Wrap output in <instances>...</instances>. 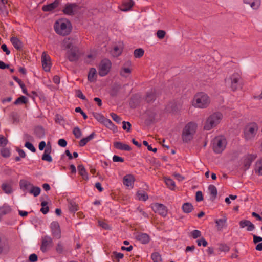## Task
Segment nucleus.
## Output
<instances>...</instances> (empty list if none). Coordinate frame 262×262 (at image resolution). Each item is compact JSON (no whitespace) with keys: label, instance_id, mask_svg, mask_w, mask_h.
<instances>
[{"label":"nucleus","instance_id":"obj_51","mask_svg":"<svg viewBox=\"0 0 262 262\" xmlns=\"http://www.w3.org/2000/svg\"><path fill=\"white\" fill-rule=\"evenodd\" d=\"M219 250L220 251L227 252L229 250V247L225 244H221L219 247Z\"/></svg>","mask_w":262,"mask_h":262},{"label":"nucleus","instance_id":"obj_60","mask_svg":"<svg viewBox=\"0 0 262 262\" xmlns=\"http://www.w3.org/2000/svg\"><path fill=\"white\" fill-rule=\"evenodd\" d=\"M113 160L114 162H124V159L122 157H120L119 156L114 155L113 157Z\"/></svg>","mask_w":262,"mask_h":262},{"label":"nucleus","instance_id":"obj_40","mask_svg":"<svg viewBox=\"0 0 262 262\" xmlns=\"http://www.w3.org/2000/svg\"><path fill=\"white\" fill-rule=\"evenodd\" d=\"M131 72V70L129 68L123 67L120 71V75L123 77H127Z\"/></svg>","mask_w":262,"mask_h":262},{"label":"nucleus","instance_id":"obj_38","mask_svg":"<svg viewBox=\"0 0 262 262\" xmlns=\"http://www.w3.org/2000/svg\"><path fill=\"white\" fill-rule=\"evenodd\" d=\"M226 222V219L224 218L219 219L215 222L217 226L220 230L223 229L225 226Z\"/></svg>","mask_w":262,"mask_h":262},{"label":"nucleus","instance_id":"obj_53","mask_svg":"<svg viewBox=\"0 0 262 262\" xmlns=\"http://www.w3.org/2000/svg\"><path fill=\"white\" fill-rule=\"evenodd\" d=\"M197 244L199 246H200L201 245H203L204 247L207 246L208 243L207 242L204 238H202L200 239L197 240Z\"/></svg>","mask_w":262,"mask_h":262},{"label":"nucleus","instance_id":"obj_44","mask_svg":"<svg viewBox=\"0 0 262 262\" xmlns=\"http://www.w3.org/2000/svg\"><path fill=\"white\" fill-rule=\"evenodd\" d=\"M144 51L142 49L139 48L134 51V54L136 58H140L144 54Z\"/></svg>","mask_w":262,"mask_h":262},{"label":"nucleus","instance_id":"obj_24","mask_svg":"<svg viewBox=\"0 0 262 262\" xmlns=\"http://www.w3.org/2000/svg\"><path fill=\"white\" fill-rule=\"evenodd\" d=\"M137 239L142 244H146L149 241V237L146 233H140L137 236Z\"/></svg>","mask_w":262,"mask_h":262},{"label":"nucleus","instance_id":"obj_30","mask_svg":"<svg viewBox=\"0 0 262 262\" xmlns=\"http://www.w3.org/2000/svg\"><path fill=\"white\" fill-rule=\"evenodd\" d=\"M78 173L84 180L88 179V176L87 172L83 165H79L78 166Z\"/></svg>","mask_w":262,"mask_h":262},{"label":"nucleus","instance_id":"obj_7","mask_svg":"<svg viewBox=\"0 0 262 262\" xmlns=\"http://www.w3.org/2000/svg\"><path fill=\"white\" fill-rule=\"evenodd\" d=\"M64 14L71 15L76 13H80L82 12L80 7L76 4H67L63 9Z\"/></svg>","mask_w":262,"mask_h":262},{"label":"nucleus","instance_id":"obj_28","mask_svg":"<svg viewBox=\"0 0 262 262\" xmlns=\"http://www.w3.org/2000/svg\"><path fill=\"white\" fill-rule=\"evenodd\" d=\"M137 199L139 201H146L148 199L146 192L143 190H139L136 193Z\"/></svg>","mask_w":262,"mask_h":262},{"label":"nucleus","instance_id":"obj_49","mask_svg":"<svg viewBox=\"0 0 262 262\" xmlns=\"http://www.w3.org/2000/svg\"><path fill=\"white\" fill-rule=\"evenodd\" d=\"M111 116L112 118L113 119V120L115 121V122H116L117 123H119L121 122V118L119 116H118L117 114H116L115 113H111Z\"/></svg>","mask_w":262,"mask_h":262},{"label":"nucleus","instance_id":"obj_32","mask_svg":"<svg viewBox=\"0 0 262 262\" xmlns=\"http://www.w3.org/2000/svg\"><path fill=\"white\" fill-rule=\"evenodd\" d=\"M208 191L210 194L211 199L213 201L214 200L217 195V189L215 186L213 185H210L208 186Z\"/></svg>","mask_w":262,"mask_h":262},{"label":"nucleus","instance_id":"obj_6","mask_svg":"<svg viewBox=\"0 0 262 262\" xmlns=\"http://www.w3.org/2000/svg\"><path fill=\"white\" fill-rule=\"evenodd\" d=\"M258 126L255 123H251L246 126L244 129V137L246 140L254 139L258 130Z\"/></svg>","mask_w":262,"mask_h":262},{"label":"nucleus","instance_id":"obj_13","mask_svg":"<svg viewBox=\"0 0 262 262\" xmlns=\"http://www.w3.org/2000/svg\"><path fill=\"white\" fill-rule=\"evenodd\" d=\"M50 228L53 235L57 238H59L60 237L61 232L58 223L57 222H52Z\"/></svg>","mask_w":262,"mask_h":262},{"label":"nucleus","instance_id":"obj_37","mask_svg":"<svg viewBox=\"0 0 262 262\" xmlns=\"http://www.w3.org/2000/svg\"><path fill=\"white\" fill-rule=\"evenodd\" d=\"M164 181L166 185L171 190H173L175 187V183L171 179L165 178Z\"/></svg>","mask_w":262,"mask_h":262},{"label":"nucleus","instance_id":"obj_14","mask_svg":"<svg viewBox=\"0 0 262 262\" xmlns=\"http://www.w3.org/2000/svg\"><path fill=\"white\" fill-rule=\"evenodd\" d=\"M239 224L241 228L247 227L248 231H252L255 229L254 225L249 220H242L239 222Z\"/></svg>","mask_w":262,"mask_h":262},{"label":"nucleus","instance_id":"obj_17","mask_svg":"<svg viewBox=\"0 0 262 262\" xmlns=\"http://www.w3.org/2000/svg\"><path fill=\"white\" fill-rule=\"evenodd\" d=\"M33 184L30 182L25 180H21L19 182V186L20 189L24 192H29L31 189Z\"/></svg>","mask_w":262,"mask_h":262},{"label":"nucleus","instance_id":"obj_45","mask_svg":"<svg viewBox=\"0 0 262 262\" xmlns=\"http://www.w3.org/2000/svg\"><path fill=\"white\" fill-rule=\"evenodd\" d=\"M73 134L76 138H79L82 136V132L78 127H75L73 128Z\"/></svg>","mask_w":262,"mask_h":262},{"label":"nucleus","instance_id":"obj_50","mask_svg":"<svg viewBox=\"0 0 262 262\" xmlns=\"http://www.w3.org/2000/svg\"><path fill=\"white\" fill-rule=\"evenodd\" d=\"M25 146L27 147L28 149L30 150L32 152H35L36 149L33 145V144L29 142H26L25 144Z\"/></svg>","mask_w":262,"mask_h":262},{"label":"nucleus","instance_id":"obj_21","mask_svg":"<svg viewBox=\"0 0 262 262\" xmlns=\"http://www.w3.org/2000/svg\"><path fill=\"white\" fill-rule=\"evenodd\" d=\"M114 146L116 149L121 150L130 151L131 150V148L128 145L120 142H115Z\"/></svg>","mask_w":262,"mask_h":262},{"label":"nucleus","instance_id":"obj_1","mask_svg":"<svg viewBox=\"0 0 262 262\" xmlns=\"http://www.w3.org/2000/svg\"><path fill=\"white\" fill-rule=\"evenodd\" d=\"M54 28L57 34L66 36L70 34L72 27L71 23L68 19H60L55 23Z\"/></svg>","mask_w":262,"mask_h":262},{"label":"nucleus","instance_id":"obj_25","mask_svg":"<svg viewBox=\"0 0 262 262\" xmlns=\"http://www.w3.org/2000/svg\"><path fill=\"white\" fill-rule=\"evenodd\" d=\"M59 5V1H55L53 3L48 5H45L42 7V10L44 11H50L56 8Z\"/></svg>","mask_w":262,"mask_h":262},{"label":"nucleus","instance_id":"obj_3","mask_svg":"<svg viewBox=\"0 0 262 262\" xmlns=\"http://www.w3.org/2000/svg\"><path fill=\"white\" fill-rule=\"evenodd\" d=\"M222 118L223 115L220 112H215L210 115L204 123V129L206 130H211L220 123Z\"/></svg>","mask_w":262,"mask_h":262},{"label":"nucleus","instance_id":"obj_36","mask_svg":"<svg viewBox=\"0 0 262 262\" xmlns=\"http://www.w3.org/2000/svg\"><path fill=\"white\" fill-rule=\"evenodd\" d=\"M40 191L41 189L39 187L35 186L33 185L29 191V193L33 194L34 196H37L40 194Z\"/></svg>","mask_w":262,"mask_h":262},{"label":"nucleus","instance_id":"obj_9","mask_svg":"<svg viewBox=\"0 0 262 262\" xmlns=\"http://www.w3.org/2000/svg\"><path fill=\"white\" fill-rule=\"evenodd\" d=\"M152 210L163 216H166L167 213V209L165 206L162 204L154 203L151 205Z\"/></svg>","mask_w":262,"mask_h":262},{"label":"nucleus","instance_id":"obj_55","mask_svg":"<svg viewBox=\"0 0 262 262\" xmlns=\"http://www.w3.org/2000/svg\"><path fill=\"white\" fill-rule=\"evenodd\" d=\"M98 224L100 226L105 229H108L110 228L108 224L103 221H99Z\"/></svg>","mask_w":262,"mask_h":262},{"label":"nucleus","instance_id":"obj_29","mask_svg":"<svg viewBox=\"0 0 262 262\" xmlns=\"http://www.w3.org/2000/svg\"><path fill=\"white\" fill-rule=\"evenodd\" d=\"M95 135V133L93 132L90 135H89L87 137L82 139L79 142V146L81 147L84 146L86 144V143L90 141L94 138Z\"/></svg>","mask_w":262,"mask_h":262},{"label":"nucleus","instance_id":"obj_57","mask_svg":"<svg viewBox=\"0 0 262 262\" xmlns=\"http://www.w3.org/2000/svg\"><path fill=\"white\" fill-rule=\"evenodd\" d=\"M75 112L77 113H80V114L82 115L84 119H86L88 118V116L86 115V114L83 112V111L81 110V108L80 107H76Z\"/></svg>","mask_w":262,"mask_h":262},{"label":"nucleus","instance_id":"obj_59","mask_svg":"<svg viewBox=\"0 0 262 262\" xmlns=\"http://www.w3.org/2000/svg\"><path fill=\"white\" fill-rule=\"evenodd\" d=\"M56 250L57 253L61 254L63 252V248L61 244L58 243L56 247Z\"/></svg>","mask_w":262,"mask_h":262},{"label":"nucleus","instance_id":"obj_11","mask_svg":"<svg viewBox=\"0 0 262 262\" xmlns=\"http://www.w3.org/2000/svg\"><path fill=\"white\" fill-rule=\"evenodd\" d=\"M240 79V76L238 74H233L229 79H226V83H231V88L233 91L236 90L238 86V81Z\"/></svg>","mask_w":262,"mask_h":262},{"label":"nucleus","instance_id":"obj_12","mask_svg":"<svg viewBox=\"0 0 262 262\" xmlns=\"http://www.w3.org/2000/svg\"><path fill=\"white\" fill-rule=\"evenodd\" d=\"M52 243V238L49 236H45L42 239V244L40 249L42 252H46L49 249Z\"/></svg>","mask_w":262,"mask_h":262},{"label":"nucleus","instance_id":"obj_48","mask_svg":"<svg viewBox=\"0 0 262 262\" xmlns=\"http://www.w3.org/2000/svg\"><path fill=\"white\" fill-rule=\"evenodd\" d=\"M122 128L124 130H126L127 132H129L131 127V124L129 122L123 121Z\"/></svg>","mask_w":262,"mask_h":262},{"label":"nucleus","instance_id":"obj_18","mask_svg":"<svg viewBox=\"0 0 262 262\" xmlns=\"http://www.w3.org/2000/svg\"><path fill=\"white\" fill-rule=\"evenodd\" d=\"M256 158V155L253 154L248 155L245 157L244 161V164L245 169L246 170L249 168L251 164L255 159Z\"/></svg>","mask_w":262,"mask_h":262},{"label":"nucleus","instance_id":"obj_5","mask_svg":"<svg viewBox=\"0 0 262 262\" xmlns=\"http://www.w3.org/2000/svg\"><path fill=\"white\" fill-rule=\"evenodd\" d=\"M227 141L224 137L218 136L212 141V148L216 154L221 153L225 148Z\"/></svg>","mask_w":262,"mask_h":262},{"label":"nucleus","instance_id":"obj_47","mask_svg":"<svg viewBox=\"0 0 262 262\" xmlns=\"http://www.w3.org/2000/svg\"><path fill=\"white\" fill-rule=\"evenodd\" d=\"M35 133L39 138H41L45 135L44 130L42 127L36 128L35 129Z\"/></svg>","mask_w":262,"mask_h":262},{"label":"nucleus","instance_id":"obj_4","mask_svg":"<svg viewBox=\"0 0 262 262\" xmlns=\"http://www.w3.org/2000/svg\"><path fill=\"white\" fill-rule=\"evenodd\" d=\"M196 124L193 122H189L186 125L182 135V138L184 142L187 143L192 139L196 132Z\"/></svg>","mask_w":262,"mask_h":262},{"label":"nucleus","instance_id":"obj_19","mask_svg":"<svg viewBox=\"0 0 262 262\" xmlns=\"http://www.w3.org/2000/svg\"><path fill=\"white\" fill-rule=\"evenodd\" d=\"M134 181L135 179L134 177L131 174H128L124 177L123 179V183L126 186H130L133 188Z\"/></svg>","mask_w":262,"mask_h":262},{"label":"nucleus","instance_id":"obj_31","mask_svg":"<svg viewBox=\"0 0 262 262\" xmlns=\"http://www.w3.org/2000/svg\"><path fill=\"white\" fill-rule=\"evenodd\" d=\"M1 188L3 191L7 194H11L13 192V189L10 184L4 183L2 184Z\"/></svg>","mask_w":262,"mask_h":262},{"label":"nucleus","instance_id":"obj_34","mask_svg":"<svg viewBox=\"0 0 262 262\" xmlns=\"http://www.w3.org/2000/svg\"><path fill=\"white\" fill-rule=\"evenodd\" d=\"M182 208L184 212L186 213H189L193 210V207L191 203H185L182 205Z\"/></svg>","mask_w":262,"mask_h":262},{"label":"nucleus","instance_id":"obj_27","mask_svg":"<svg viewBox=\"0 0 262 262\" xmlns=\"http://www.w3.org/2000/svg\"><path fill=\"white\" fill-rule=\"evenodd\" d=\"M122 49L123 47L121 44L114 46L113 49L111 51L112 55L114 57L119 56L122 53Z\"/></svg>","mask_w":262,"mask_h":262},{"label":"nucleus","instance_id":"obj_46","mask_svg":"<svg viewBox=\"0 0 262 262\" xmlns=\"http://www.w3.org/2000/svg\"><path fill=\"white\" fill-rule=\"evenodd\" d=\"M190 235L194 239H196L201 236V232L198 230H194L191 232Z\"/></svg>","mask_w":262,"mask_h":262},{"label":"nucleus","instance_id":"obj_8","mask_svg":"<svg viewBox=\"0 0 262 262\" xmlns=\"http://www.w3.org/2000/svg\"><path fill=\"white\" fill-rule=\"evenodd\" d=\"M111 63L109 60L104 59L102 60L99 65V74L101 76L106 75L110 71Z\"/></svg>","mask_w":262,"mask_h":262},{"label":"nucleus","instance_id":"obj_33","mask_svg":"<svg viewBox=\"0 0 262 262\" xmlns=\"http://www.w3.org/2000/svg\"><path fill=\"white\" fill-rule=\"evenodd\" d=\"M73 40L69 38H65L62 42L63 46L69 50L75 47L73 46Z\"/></svg>","mask_w":262,"mask_h":262},{"label":"nucleus","instance_id":"obj_62","mask_svg":"<svg viewBox=\"0 0 262 262\" xmlns=\"http://www.w3.org/2000/svg\"><path fill=\"white\" fill-rule=\"evenodd\" d=\"M7 144V140L3 136L0 135V146L4 147Z\"/></svg>","mask_w":262,"mask_h":262},{"label":"nucleus","instance_id":"obj_39","mask_svg":"<svg viewBox=\"0 0 262 262\" xmlns=\"http://www.w3.org/2000/svg\"><path fill=\"white\" fill-rule=\"evenodd\" d=\"M256 172L259 175H262V158L256 163L255 165Z\"/></svg>","mask_w":262,"mask_h":262},{"label":"nucleus","instance_id":"obj_22","mask_svg":"<svg viewBox=\"0 0 262 262\" xmlns=\"http://www.w3.org/2000/svg\"><path fill=\"white\" fill-rule=\"evenodd\" d=\"M97 77V71L96 69L92 68L90 69L88 75V79L91 82H95L96 80Z\"/></svg>","mask_w":262,"mask_h":262},{"label":"nucleus","instance_id":"obj_35","mask_svg":"<svg viewBox=\"0 0 262 262\" xmlns=\"http://www.w3.org/2000/svg\"><path fill=\"white\" fill-rule=\"evenodd\" d=\"M11 211L10 207L6 204H4L0 207V216H3L9 213Z\"/></svg>","mask_w":262,"mask_h":262},{"label":"nucleus","instance_id":"obj_23","mask_svg":"<svg viewBox=\"0 0 262 262\" xmlns=\"http://www.w3.org/2000/svg\"><path fill=\"white\" fill-rule=\"evenodd\" d=\"M51 151V146L47 147L45 149L44 153L42 156V160L49 162H51L52 161V158L50 156Z\"/></svg>","mask_w":262,"mask_h":262},{"label":"nucleus","instance_id":"obj_52","mask_svg":"<svg viewBox=\"0 0 262 262\" xmlns=\"http://www.w3.org/2000/svg\"><path fill=\"white\" fill-rule=\"evenodd\" d=\"M113 256L115 258L117 259V261H119L120 259H122L124 255L121 253H118L117 252H113Z\"/></svg>","mask_w":262,"mask_h":262},{"label":"nucleus","instance_id":"obj_58","mask_svg":"<svg viewBox=\"0 0 262 262\" xmlns=\"http://www.w3.org/2000/svg\"><path fill=\"white\" fill-rule=\"evenodd\" d=\"M203 199V194L201 191H197L196 193V200L198 202L202 201Z\"/></svg>","mask_w":262,"mask_h":262},{"label":"nucleus","instance_id":"obj_61","mask_svg":"<svg viewBox=\"0 0 262 262\" xmlns=\"http://www.w3.org/2000/svg\"><path fill=\"white\" fill-rule=\"evenodd\" d=\"M58 144L61 147H64L67 146V142L64 139H60L58 141Z\"/></svg>","mask_w":262,"mask_h":262},{"label":"nucleus","instance_id":"obj_16","mask_svg":"<svg viewBox=\"0 0 262 262\" xmlns=\"http://www.w3.org/2000/svg\"><path fill=\"white\" fill-rule=\"evenodd\" d=\"M134 2L132 0H123L122 5L120 6V10L122 11H127L131 9Z\"/></svg>","mask_w":262,"mask_h":262},{"label":"nucleus","instance_id":"obj_42","mask_svg":"<svg viewBox=\"0 0 262 262\" xmlns=\"http://www.w3.org/2000/svg\"><path fill=\"white\" fill-rule=\"evenodd\" d=\"M27 102V99L25 96H21L18 98L14 102V104H25Z\"/></svg>","mask_w":262,"mask_h":262},{"label":"nucleus","instance_id":"obj_54","mask_svg":"<svg viewBox=\"0 0 262 262\" xmlns=\"http://www.w3.org/2000/svg\"><path fill=\"white\" fill-rule=\"evenodd\" d=\"M143 144L144 145H145V146H147V148L148 149V150L149 151H152L154 152H156L157 150V148H152L150 145H149L148 144V143L147 142V141H143Z\"/></svg>","mask_w":262,"mask_h":262},{"label":"nucleus","instance_id":"obj_63","mask_svg":"<svg viewBox=\"0 0 262 262\" xmlns=\"http://www.w3.org/2000/svg\"><path fill=\"white\" fill-rule=\"evenodd\" d=\"M137 211L139 213H140L141 215H142L144 217H148V214L145 212V211H144L142 208H140V207H138L137 209Z\"/></svg>","mask_w":262,"mask_h":262},{"label":"nucleus","instance_id":"obj_2","mask_svg":"<svg viewBox=\"0 0 262 262\" xmlns=\"http://www.w3.org/2000/svg\"><path fill=\"white\" fill-rule=\"evenodd\" d=\"M210 103L209 97L203 92L196 94L192 101V105L199 108H206Z\"/></svg>","mask_w":262,"mask_h":262},{"label":"nucleus","instance_id":"obj_56","mask_svg":"<svg viewBox=\"0 0 262 262\" xmlns=\"http://www.w3.org/2000/svg\"><path fill=\"white\" fill-rule=\"evenodd\" d=\"M165 34V32L162 30H158L157 32V37L161 39L164 37Z\"/></svg>","mask_w":262,"mask_h":262},{"label":"nucleus","instance_id":"obj_26","mask_svg":"<svg viewBox=\"0 0 262 262\" xmlns=\"http://www.w3.org/2000/svg\"><path fill=\"white\" fill-rule=\"evenodd\" d=\"M10 40L15 49L18 50H20L23 47L22 43L18 38L16 37H12L11 38Z\"/></svg>","mask_w":262,"mask_h":262},{"label":"nucleus","instance_id":"obj_43","mask_svg":"<svg viewBox=\"0 0 262 262\" xmlns=\"http://www.w3.org/2000/svg\"><path fill=\"white\" fill-rule=\"evenodd\" d=\"M151 259L154 262H161V257L158 252H154L151 255Z\"/></svg>","mask_w":262,"mask_h":262},{"label":"nucleus","instance_id":"obj_64","mask_svg":"<svg viewBox=\"0 0 262 262\" xmlns=\"http://www.w3.org/2000/svg\"><path fill=\"white\" fill-rule=\"evenodd\" d=\"M29 259L30 261L35 262L37 260V256L35 254H31L29 257Z\"/></svg>","mask_w":262,"mask_h":262},{"label":"nucleus","instance_id":"obj_20","mask_svg":"<svg viewBox=\"0 0 262 262\" xmlns=\"http://www.w3.org/2000/svg\"><path fill=\"white\" fill-rule=\"evenodd\" d=\"M243 2L246 4H248L254 10L258 9L260 5V0H243Z\"/></svg>","mask_w":262,"mask_h":262},{"label":"nucleus","instance_id":"obj_41","mask_svg":"<svg viewBox=\"0 0 262 262\" xmlns=\"http://www.w3.org/2000/svg\"><path fill=\"white\" fill-rule=\"evenodd\" d=\"M155 98V91L151 90L147 94L146 100L147 102H151Z\"/></svg>","mask_w":262,"mask_h":262},{"label":"nucleus","instance_id":"obj_10","mask_svg":"<svg viewBox=\"0 0 262 262\" xmlns=\"http://www.w3.org/2000/svg\"><path fill=\"white\" fill-rule=\"evenodd\" d=\"M41 62L43 70L46 72L50 71L51 67V58L45 52L42 54Z\"/></svg>","mask_w":262,"mask_h":262},{"label":"nucleus","instance_id":"obj_15","mask_svg":"<svg viewBox=\"0 0 262 262\" xmlns=\"http://www.w3.org/2000/svg\"><path fill=\"white\" fill-rule=\"evenodd\" d=\"M68 58L70 61H75L78 58V49L76 47L72 48L68 51Z\"/></svg>","mask_w":262,"mask_h":262}]
</instances>
